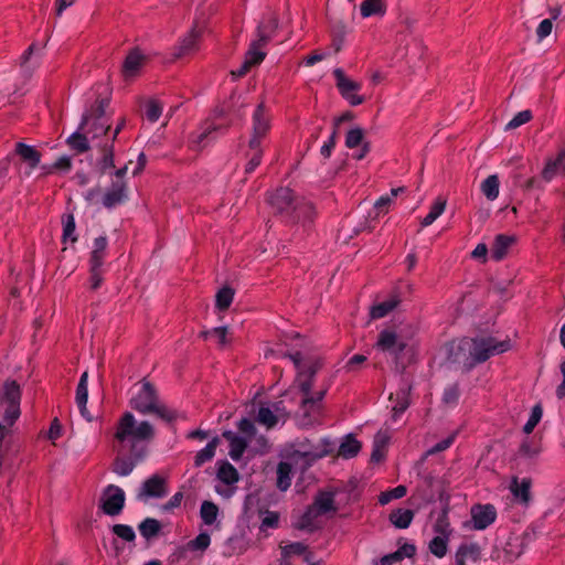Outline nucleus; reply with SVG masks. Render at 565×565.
Listing matches in <instances>:
<instances>
[{
    "label": "nucleus",
    "mask_w": 565,
    "mask_h": 565,
    "mask_svg": "<svg viewBox=\"0 0 565 565\" xmlns=\"http://www.w3.org/2000/svg\"><path fill=\"white\" fill-rule=\"evenodd\" d=\"M362 444L352 434H349L341 443L338 455L344 459H351L360 452Z\"/></svg>",
    "instance_id": "29"
},
{
    "label": "nucleus",
    "mask_w": 565,
    "mask_h": 565,
    "mask_svg": "<svg viewBox=\"0 0 565 565\" xmlns=\"http://www.w3.org/2000/svg\"><path fill=\"white\" fill-rule=\"evenodd\" d=\"M167 493V480L160 475H153L143 481L138 498H163Z\"/></svg>",
    "instance_id": "14"
},
{
    "label": "nucleus",
    "mask_w": 565,
    "mask_h": 565,
    "mask_svg": "<svg viewBox=\"0 0 565 565\" xmlns=\"http://www.w3.org/2000/svg\"><path fill=\"white\" fill-rule=\"evenodd\" d=\"M315 215L316 212L313 204L306 201L303 198H299L298 201H296L295 206L287 215L286 221L292 224L301 222L305 225L306 223H311Z\"/></svg>",
    "instance_id": "15"
},
{
    "label": "nucleus",
    "mask_w": 565,
    "mask_h": 565,
    "mask_svg": "<svg viewBox=\"0 0 565 565\" xmlns=\"http://www.w3.org/2000/svg\"><path fill=\"white\" fill-rule=\"evenodd\" d=\"M111 531L115 535L126 542H134L136 539V533L132 527L126 524H115L113 525Z\"/></svg>",
    "instance_id": "57"
},
{
    "label": "nucleus",
    "mask_w": 565,
    "mask_h": 565,
    "mask_svg": "<svg viewBox=\"0 0 565 565\" xmlns=\"http://www.w3.org/2000/svg\"><path fill=\"white\" fill-rule=\"evenodd\" d=\"M333 76L341 96H347V93L358 92L361 88V84L347 77L342 68H335Z\"/></svg>",
    "instance_id": "28"
},
{
    "label": "nucleus",
    "mask_w": 565,
    "mask_h": 565,
    "mask_svg": "<svg viewBox=\"0 0 565 565\" xmlns=\"http://www.w3.org/2000/svg\"><path fill=\"white\" fill-rule=\"evenodd\" d=\"M429 552L438 558H443L447 554L448 550V537L436 535L429 542Z\"/></svg>",
    "instance_id": "42"
},
{
    "label": "nucleus",
    "mask_w": 565,
    "mask_h": 565,
    "mask_svg": "<svg viewBox=\"0 0 565 565\" xmlns=\"http://www.w3.org/2000/svg\"><path fill=\"white\" fill-rule=\"evenodd\" d=\"M360 10L363 18L372 15L384 17L386 13L385 0H364L361 3Z\"/></svg>",
    "instance_id": "35"
},
{
    "label": "nucleus",
    "mask_w": 565,
    "mask_h": 565,
    "mask_svg": "<svg viewBox=\"0 0 565 565\" xmlns=\"http://www.w3.org/2000/svg\"><path fill=\"white\" fill-rule=\"evenodd\" d=\"M107 237L98 236L94 241V249L90 253L89 257V267L102 268L104 265V259L106 256L107 248Z\"/></svg>",
    "instance_id": "25"
},
{
    "label": "nucleus",
    "mask_w": 565,
    "mask_h": 565,
    "mask_svg": "<svg viewBox=\"0 0 565 565\" xmlns=\"http://www.w3.org/2000/svg\"><path fill=\"white\" fill-rule=\"evenodd\" d=\"M565 158V150L561 151L556 159L548 160L542 171V179L545 182H551L559 170V166L563 164Z\"/></svg>",
    "instance_id": "38"
},
{
    "label": "nucleus",
    "mask_w": 565,
    "mask_h": 565,
    "mask_svg": "<svg viewBox=\"0 0 565 565\" xmlns=\"http://www.w3.org/2000/svg\"><path fill=\"white\" fill-rule=\"evenodd\" d=\"M127 199V184L124 180L113 181L110 189L103 196V205L113 209Z\"/></svg>",
    "instance_id": "17"
},
{
    "label": "nucleus",
    "mask_w": 565,
    "mask_h": 565,
    "mask_svg": "<svg viewBox=\"0 0 565 565\" xmlns=\"http://www.w3.org/2000/svg\"><path fill=\"white\" fill-rule=\"evenodd\" d=\"M21 396L20 384L15 380L7 379L0 390V402L7 404L3 422L8 426H12L21 415Z\"/></svg>",
    "instance_id": "7"
},
{
    "label": "nucleus",
    "mask_w": 565,
    "mask_h": 565,
    "mask_svg": "<svg viewBox=\"0 0 565 565\" xmlns=\"http://www.w3.org/2000/svg\"><path fill=\"white\" fill-rule=\"evenodd\" d=\"M220 443V437L215 436L207 443V445L203 449L198 451L194 457V467L199 468L203 466L205 462L212 460Z\"/></svg>",
    "instance_id": "32"
},
{
    "label": "nucleus",
    "mask_w": 565,
    "mask_h": 565,
    "mask_svg": "<svg viewBox=\"0 0 565 565\" xmlns=\"http://www.w3.org/2000/svg\"><path fill=\"white\" fill-rule=\"evenodd\" d=\"M414 511L411 509L398 508L391 510V524H393L397 529H407L413 519Z\"/></svg>",
    "instance_id": "31"
},
{
    "label": "nucleus",
    "mask_w": 565,
    "mask_h": 565,
    "mask_svg": "<svg viewBox=\"0 0 565 565\" xmlns=\"http://www.w3.org/2000/svg\"><path fill=\"white\" fill-rule=\"evenodd\" d=\"M87 372H84L79 379L76 388V403L77 406H84L87 404L88 390H87Z\"/></svg>",
    "instance_id": "51"
},
{
    "label": "nucleus",
    "mask_w": 565,
    "mask_h": 565,
    "mask_svg": "<svg viewBox=\"0 0 565 565\" xmlns=\"http://www.w3.org/2000/svg\"><path fill=\"white\" fill-rule=\"evenodd\" d=\"M200 515L206 525H212L217 519L218 507L214 502L205 500L201 504Z\"/></svg>",
    "instance_id": "40"
},
{
    "label": "nucleus",
    "mask_w": 565,
    "mask_h": 565,
    "mask_svg": "<svg viewBox=\"0 0 565 565\" xmlns=\"http://www.w3.org/2000/svg\"><path fill=\"white\" fill-rule=\"evenodd\" d=\"M409 290V285L399 282L393 291H391V312L403 301L406 292Z\"/></svg>",
    "instance_id": "50"
},
{
    "label": "nucleus",
    "mask_w": 565,
    "mask_h": 565,
    "mask_svg": "<svg viewBox=\"0 0 565 565\" xmlns=\"http://www.w3.org/2000/svg\"><path fill=\"white\" fill-rule=\"evenodd\" d=\"M237 428L243 435L246 436L247 440H252L257 433V429H256L253 420H250L249 418H246V417L242 418L237 423Z\"/></svg>",
    "instance_id": "61"
},
{
    "label": "nucleus",
    "mask_w": 565,
    "mask_h": 565,
    "mask_svg": "<svg viewBox=\"0 0 565 565\" xmlns=\"http://www.w3.org/2000/svg\"><path fill=\"white\" fill-rule=\"evenodd\" d=\"M446 201L437 200L430 207L428 214L423 218L422 226L431 225L445 211Z\"/></svg>",
    "instance_id": "44"
},
{
    "label": "nucleus",
    "mask_w": 565,
    "mask_h": 565,
    "mask_svg": "<svg viewBox=\"0 0 565 565\" xmlns=\"http://www.w3.org/2000/svg\"><path fill=\"white\" fill-rule=\"evenodd\" d=\"M414 333L415 329L412 324H391V356H394L396 367L399 370H405L414 360Z\"/></svg>",
    "instance_id": "5"
},
{
    "label": "nucleus",
    "mask_w": 565,
    "mask_h": 565,
    "mask_svg": "<svg viewBox=\"0 0 565 565\" xmlns=\"http://www.w3.org/2000/svg\"><path fill=\"white\" fill-rule=\"evenodd\" d=\"M456 555L462 559H471L476 562L480 556V548L477 544H461Z\"/></svg>",
    "instance_id": "47"
},
{
    "label": "nucleus",
    "mask_w": 565,
    "mask_h": 565,
    "mask_svg": "<svg viewBox=\"0 0 565 565\" xmlns=\"http://www.w3.org/2000/svg\"><path fill=\"white\" fill-rule=\"evenodd\" d=\"M278 18L271 14L267 21H262L257 26V40L253 41L245 54V61L253 67L260 64L266 53L260 49L266 46L278 29Z\"/></svg>",
    "instance_id": "6"
},
{
    "label": "nucleus",
    "mask_w": 565,
    "mask_h": 565,
    "mask_svg": "<svg viewBox=\"0 0 565 565\" xmlns=\"http://www.w3.org/2000/svg\"><path fill=\"white\" fill-rule=\"evenodd\" d=\"M100 150L103 152V156L97 161V169H98L99 174H105L108 169L115 168V163H114L115 151H114L113 142H108V141L105 142L100 147Z\"/></svg>",
    "instance_id": "34"
},
{
    "label": "nucleus",
    "mask_w": 565,
    "mask_h": 565,
    "mask_svg": "<svg viewBox=\"0 0 565 565\" xmlns=\"http://www.w3.org/2000/svg\"><path fill=\"white\" fill-rule=\"evenodd\" d=\"M434 531L438 533V535L446 536L450 534V524L448 522L447 512L444 511L434 524Z\"/></svg>",
    "instance_id": "59"
},
{
    "label": "nucleus",
    "mask_w": 565,
    "mask_h": 565,
    "mask_svg": "<svg viewBox=\"0 0 565 565\" xmlns=\"http://www.w3.org/2000/svg\"><path fill=\"white\" fill-rule=\"evenodd\" d=\"M388 315V300H384L379 305H374L370 308L369 320L366 326L371 323V321L384 318Z\"/></svg>",
    "instance_id": "55"
},
{
    "label": "nucleus",
    "mask_w": 565,
    "mask_h": 565,
    "mask_svg": "<svg viewBox=\"0 0 565 565\" xmlns=\"http://www.w3.org/2000/svg\"><path fill=\"white\" fill-rule=\"evenodd\" d=\"M249 149L253 151V154L245 167V173L247 174L255 171V169L260 164L263 158V149L260 146Z\"/></svg>",
    "instance_id": "62"
},
{
    "label": "nucleus",
    "mask_w": 565,
    "mask_h": 565,
    "mask_svg": "<svg viewBox=\"0 0 565 565\" xmlns=\"http://www.w3.org/2000/svg\"><path fill=\"white\" fill-rule=\"evenodd\" d=\"M14 154L19 156L21 160L30 167V169L36 168L42 157V153L39 150L24 142L15 143Z\"/></svg>",
    "instance_id": "23"
},
{
    "label": "nucleus",
    "mask_w": 565,
    "mask_h": 565,
    "mask_svg": "<svg viewBox=\"0 0 565 565\" xmlns=\"http://www.w3.org/2000/svg\"><path fill=\"white\" fill-rule=\"evenodd\" d=\"M499 188L500 181L497 174L489 175L481 183V191L490 201H493L499 196Z\"/></svg>",
    "instance_id": "37"
},
{
    "label": "nucleus",
    "mask_w": 565,
    "mask_h": 565,
    "mask_svg": "<svg viewBox=\"0 0 565 565\" xmlns=\"http://www.w3.org/2000/svg\"><path fill=\"white\" fill-rule=\"evenodd\" d=\"M515 243V237L512 235L499 234L495 236L494 242L491 246V257L499 262L502 260L509 248Z\"/></svg>",
    "instance_id": "24"
},
{
    "label": "nucleus",
    "mask_w": 565,
    "mask_h": 565,
    "mask_svg": "<svg viewBox=\"0 0 565 565\" xmlns=\"http://www.w3.org/2000/svg\"><path fill=\"white\" fill-rule=\"evenodd\" d=\"M154 437L151 423L142 420L137 425L132 413L125 412L116 424L114 438L121 444V448L113 460L111 471L121 477L130 475L147 458L149 444Z\"/></svg>",
    "instance_id": "1"
},
{
    "label": "nucleus",
    "mask_w": 565,
    "mask_h": 565,
    "mask_svg": "<svg viewBox=\"0 0 565 565\" xmlns=\"http://www.w3.org/2000/svg\"><path fill=\"white\" fill-rule=\"evenodd\" d=\"M532 119V111L529 109L518 113L507 125L505 130L515 129Z\"/></svg>",
    "instance_id": "54"
},
{
    "label": "nucleus",
    "mask_w": 565,
    "mask_h": 565,
    "mask_svg": "<svg viewBox=\"0 0 565 565\" xmlns=\"http://www.w3.org/2000/svg\"><path fill=\"white\" fill-rule=\"evenodd\" d=\"M162 524L159 520L153 518H146L139 523L138 530L143 539L151 541L158 537L161 533Z\"/></svg>",
    "instance_id": "30"
},
{
    "label": "nucleus",
    "mask_w": 565,
    "mask_h": 565,
    "mask_svg": "<svg viewBox=\"0 0 565 565\" xmlns=\"http://www.w3.org/2000/svg\"><path fill=\"white\" fill-rule=\"evenodd\" d=\"M299 449L287 451V461H280L277 466V488L286 491L291 484L292 466H300L301 470L308 469L317 460L333 451L332 443L322 439L319 445L310 446L309 440L299 444Z\"/></svg>",
    "instance_id": "3"
},
{
    "label": "nucleus",
    "mask_w": 565,
    "mask_h": 565,
    "mask_svg": "<svg viewBox=\"0 0 565 565\" xmlns=\"http://www.w3.org/2000/svg\"><path fill=\"white\" fill-rule=\"evenodd\" d=\"M256 420L259 424L265 425L268 429H270L277 425L278 415H275L271 408L262 405L258 409Z\"/></svg>",
    "instance_id": "41"
},
{
    "label": "nucleus",
    "mask_w": 565,
    "mask_h": 565,
    "mask_svg": "<svg viewBox=\"0 0 565 565\" xmlns=\"http://www.w3.org/2000/svg\"><path fill=\"white\" fill-rule=\"evenodd\" d=\"M129 405L134 411L142 415L153 414L171 426L179 418L178 411L161 403L156 386L146 379L141 381V388L129 401Z\"/></svg>",
    "instance_id": "4"
},
{
    "label": "nucleus",
    "mask_w": 565,
    "mask_h": 565,
    "mask_svg": "<svg viewBox=\"0 0 565 565\" xmlns=\"http://www.w3.org/2000/svg\"><path fill=\"white\" fill-rule=\"evenodd\" d=\"M281 548V565H315V554L302 542L290 543Z\"/></svg>",
    "instance_id": "8"
},
{
    "label": "nucleus",
    "mask_w": 565,
    "mask_h": 565,
    "mask_svg": "<svg viewBox=\"0 0 565 565\" xmlns=\"http://www.w3.org/2000/svg\"><path fill=\"white\" fill-rule=\"evenodd\" d=\"M125 507V492L118 486H107L102 494L99 508L107 515L115 516L121 513Z\"/></svg>",
    "instance_id": "9"
},
{
    "label": "nucleus",
    "mask_w": 565,
    "mask_h": 565,
    "mask_svg": "<svg viewBox=\"0 0 565 565\" xmlns=\"http://www.w3.org/2000/svg\"><path fill=\"white\" fill-rule=\"evenodd\" d=\"M203 33V26L195 24L190 33L182 39L180 44L174 47L173 57L180 58L190 55L199 50V43Z\"/></svg>",
    "instance_id": "13"
},
{
    "label": "nucleus",
    "mask_w": 565,
    "mask_h": 565,
    "mask_svg": "<svg viewBox=\"0 0 565 565\" xmlns=\"http://www.w3.org/2000/svg\"><path fill=\"white\" fill-rule=\"evenodd\" d=\"M211 543V536L207 532L200 533L195 539L189 541L186 543V547L190 551H201L204 552Z\"/></svg>",
    "instance_id": "48"
},
{
    "label": "nucleus",
    "mask_w": 565,
    "mask_h": 565,
    "mask_svg": "<svg viewBox=\"0 0 565 565\" xmlns=\"http://www.w3.org/2000/svg\"><path fill=\"white\" fill-rule=\"evenodd\" d=\"M543 416V408L540 404H536L532 407L531 415L523 426V431L525 434H531L536 425L540 423Z\"/></svg>",
    "instance_id": "49"
},
{
    "label": "nucleus",
    "mask_w": 565,
    "mask_h": 565,
    "mask_svg": "<svg viewBox=\"0 0 565 565\" xmlns=\"http://www.w3.org/2000/svg\"><path fill=\"white\" fill-rule=\"evenodd\" d=\"M270 129V118L266 113L265 104L262 102L257 105L253 114V132L248 141L249 148H257L262 145V139L265 138Z\"/></svg>",
    "instance_id": "10"
},
{
    "label": "nucleus",
    "mask_w": 565,
    "mask_h": 565,
    "mask_svg": "<svg viewBox=\"0 0 565 565\" xmlns=\"http://www.w3.org/2000/svg\"><path fill=\"white\" fill-rule=\"evenodd\" d=\"M323 361L318 358L315 359L308 367H302L297 374V380L299 381V390L302 395H308L311 393L313 381L317 373L322 369Z\"/></svg>",
    "instance_id": "16"
},
{
    "label": "nucleus",
    "mask_w": 565,
    "mask_h": 565,
    "mask_svg": "<svg viewBox=\"0 0 565 565\" xmlns=\"http://www.w3.org/2000/svg\"><path fill=\"white\" fill-rule=\"evenodd\" d=\"M530 489L531 480L529 478H523L521 481H519L518 478H514L510 486V490L514 498L523 504H527L531 500Z\"/></svg>",
    "instance_id": "27"
},
{
    "label": "nucleus",
    "mask_w": 565,
    "mask_h": 565,
    "mask_svg": "<svg viewBox=\"0 0 565 565\" xmlns=\"http://www.w3.org/2000/svg\"><path fill=\"white\" fill-rule=\"evenodd\" d=\"M333 491L320 490L313 499V503L310 505L316 511V514L323 515L329 512H335L337 507L334 505Z\"/></svg>",
    "instance_id": "20"
},
{
    "label": "nucleus",
    "mask_w": 565,
    "mask_h": 565,
    "mask_svg": "<svg viewBox=\"0 0 565 565\" xmlns=\"http://www.w3.org/2000/svg\"><path fill=\"white\" fill-rule=\"evenodd\" d=\"M388 443V433L387 430L381 429L375 438H374V447L371 454L370 461L372 463H379L384 460L385 454L383 451V448Z\"/></svg>",
    "instance_id": "33"
},
{
    "label": "nucleus",
    "mask_w": 565,
    "mask_h": 565,
    "mask_svg": "<svg viewBox=\"0 0 565 565\" xmlns=\"http://www.w3.org/2000/svg\"><path fill=\"white\" fill-rule=\"evenodd\" d=\"M409 391H411V387L408 386L407 388L402 390L401 393L397 394V404L392 409L394 412V415H393L394 418L396 416H398L399 414L404 413L407 409V407L409 406V401H408Z\"/></svg>",
    "instance_id": "58"
},
{
    "label": "nucleus",
    "mask_w": 565,
    "mask_h": 565,
    "mask_svg": "<svg viewBox=\"0 0 565 565\" xmlns=\"http://www.w3.org/2000/svg\"><path fill=\"white\" fill-rule=\"evenodd\" d=\"M298 199L291 189L280 186L269 195L268 202L276 214L286 218Z\"/></svg>",
    "instance_id": "11"
},
{
    "label": "nucleus",
    "mask_w": 565,
    "mask_h": 565,
    "mask_svg": "<svg viewBox=\"0 0 565 565\" xmlns=\"http://www.w3.org/2000/svg\"><path fill=\"white\" fill-rule=\"evenodd\" d=\"M162 114V105L157 99H150L146 104L145 115L150 122H156Z\"/></svg>",
    "instance_id": "52"
},
{
    "label": "nucleus",
    "mask_w": 565,
    "mask_h": 565,
    "mask_svg": "<svg viewBox=\"0 0 565 565\" xmlns=\"http://www.w3.org/2000/svg\"><path fill=\"white\" fill-rule=\"evenodd\" d=\"M458 352L452 350L449 360L459 363L463 372H470L476 365L486 362L491 356L504 353L511 349L509 338L499 340L493 335H477L461 340L457 347Z\"/></svg>",
    "instance_id": "2"
},
{
    "label": "nucleus",
    "mask_w": 565,
    "mask_h": 565,
    "mask_svg": "<svg viewBox=\"0 0 565 565\" xmlns=\"http://www.w3.org/2000/svg\"><path fill=\"white\" fill-rule=\"evenodd\" d=\"M217 465L218 469L216 477L224 484L231 486L239 480L238 471L231 462L227 460H220Z\"/></svg>",
    "instance_id": "26"
},
{
    "label": "nucleus",
    "mask_w": 565,
    "mask_h": 565,
    "mask_svg": "<svg viewBox=\"0 0 565 565\" xmlns=\"http://www.w3.org/2000/svg\"><path fill=\"white\" fill-rule=\"evenodd\" d=\"M108 105L109 98H97L89 111L83 114L79 130H84L90 119L96 121L105 119V111Z\"/></svg>",
    "instance_id": "22"
},
{
    "label": "nucleus",
    "mask_w": 565,
    "mask_h": 565,
    "mask_svg": "<svg viewBox=\"0 0 565 565\" xmlns=\"http://www.w3.org/2000/svg\"><path fill=\"white\" fill-rule=\"evenodd\" d=\"M364 138V131L362 128L356 127L350 129L345 136V146L350 149L358 147L362 143Z\"/></svg>",
    "instance_id": "56"
},
{
    "label": "nucleus",
    "mask_w": 565,
    "mask_h": 565,
    "mask_svg": "<svg viewBox=\"0 0 565 565\" xmlns=\"http://www.w3.org/2000/svg\"><path fill=\"white\" fill-rule=\"evenodd\" d=\"M473 529L482 531L489 527L497 519V509L493 504H475L471 508Z\"/></svg>",
    "instance_id": "12"
},
{
    "label": "nucleus",
    "mask_w": 565,
    "mask_h": 565,
    "mask_svg": "<svg viewBox=\"0 0 565 565\" xmlns=\"http://www.w3.org/2000/svg\"><path fill=\"white\" fill-rule=\"evenodd\" d=\"M319 514H316V511L313 508L309 507L307 511L301 515L298 524L296 527L298 530H311V525L313 522V519L317 518Z\"/></svg>",
    "instance_id": "63"
},
{
    "label": "nucleus",
    "mask_w": 565,
    "mask_h": 565,
    "mask_svg": "<svg viewBox=\"0 0 565 565\" xmlns=\"http://www.w3.org/2000/svg\"><path fill=\"white\" fill-rule=\"evenodd\" d=\"M396 551L391 552V565L394 563L402 562L405 558L411 559L412 563L415 564L417 547L413 542L401 536L396 540Z\"/></svg>",
    "instance_id": "19"
},
{
    "label": "nucleus",
    "mask_w": 565,
    "mask_h": 565,
    "mask_svg": "<svg viewBox=\"0 0 565 565\" xmlns=\"http://www.w3.org/2000/svg\"><path fill=\"white\" fill-rule=\"evenodd\" d=\"M66 143L77 153H84L90 149L86 135L79 128L67 138Z\"/></svg>",
    "instance_id": "36"
},
{
    "label": "nucleus",
    "mask_w": 565,
    "mask_h": 565,
    "mask_svg": "<svg viewBox=\"0 0 565 565\" xmlns=\"http://www.w3.org/2000/svg\"><path fill=\"white\" fill-rule=\"evenodd\" d=\"M460 396V390L458 383L448 384L444 388L443 403L449 406H456Z\"/></svg>",
    "instance_id": "46"
},
{
    "label": "nucleus",
    "mask_w": 565,
    "mask_h": 565,
    "mask_svg": "<svg viewBox=\"0 0 565 565\" xmlns=\"http://www.w3.org/2000/svg\"><path fill=\"white\" fill-rule=\"evenodd\" d=\"M234 294V289L230 286H224L221 288L216 294L215 307L220 311L227 310L233 301Z\"/></svg>",
    "instance_id": "39"
},
{
    "label": "nucleus",
    "mask_w": 565,
    "mask_h": 565,
    "mask_svg": "<svg viewBox=\"0 0 565 565\" xmlns=\"http://www.w3.org/2000/svg\"><path fill=\"white\" fill-rule=\"evenodd\" d=\"M110 122H108L107 119H103L99 121L93 120L92 127L88 130V132H93L92 138L96 139L100 136H106L108 131L110 130Z\"/></svg>",
    "instance_id": "60"
},
{
    "label": "nucleus",
    "mask_w": 565,
    "mask_h": 565,
    "mask_svg": "<svg viewBox=\"0 0 565 565\" xmlns=\"http://www.w3.org/2000/svg\"><path fill=\"white\" fill-rule=\"evenodd\" d=\"M329 387L330 383H327L315 395H311V393L308 395H303L300 407L306 411L308 405L313 406L318 402H321L324 398Z\"/></svg>",
    "instance_id": "53"
},
{
    "label": "nucleus",
    "mask_w": 565,
    "mask_h": 565,
    "mask_svg": "<svg viewBox=\"0 0 565 565\" xmlns=\"http://www.w3.org/2000/svg\"><path fill=\"white\" fill-rule=\"evenodd\" d=\"M279 526V513L275 511H266L263 518L260 529H277Z\"/></svg>",
    "instance_id": "64"
},
{
    "label": "nucleus",
    "mask_w": 565,
    "mask_h": 565,
    "mask_svg": "<svg viewBox=\"0 0 565 565\" xmlns=\"http://www.w3.org/2000/svg\"><path fill=\"white\" fill-rule=\"evenodd\" d=\"M541 452L539 443L534 438H526L519 448V455L524 458H535Z\"/></svg>",
    "instance_id": "43"
},
{
    "label": "nucleus",
    "mask_w": 565,
    "mask_h": 565,
    "mask_svg": "<svg viewBox=\"0 0 565 565\" xmlns=\"http://www.w3.org/2000/svg\"><path fill=\"white\" fill-rule=\"evenodd\" d=\"M222 436L230 443V457L238 461L247 449L249 440L245 437L237 436L232 430H224Z\"/></svg>",
    "instance_id": "21"
},
{
    "label": "nucleus",
    "mask_w": 565,
    "mask_h": 565,
    "mask_svg": "<svg viewBox=\"0 0 565 565\" xmlns=\"http://www.w3.org/2000/svg\"><path fill=\"white\" fill-rule=\"evenodd\" d=\"M145 61L146 56L141 53L139 47L131 49L122 63V76L125 78L136 76Z\"/></svg>",
    "instance_id": "18"
},
{
    "label": "nucleus",
    "mask_w": 565,
    "mask_h": 565,
    "mask_svg": "<svg viewBox=\"0 0 565 565\" xmlns=\"http://www.w3.org/2000/svg\"><path fill=\"white\" fill-rule=\"evenodd\" d=\"M63 235L62 241L71 239L73 243L77 241V236H73L75 232V218L72 213L62 215Z\"/></svg>",
    "instance_id": "45"
}]
</instances>
